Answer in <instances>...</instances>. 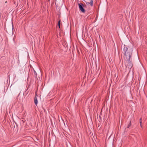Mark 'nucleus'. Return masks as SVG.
<instances>
[{
    "label": "nucleus",
    "mask_w": 147,
    "mask_h": 147,
    "mask_svg": "<svg viewBox=\"0 0 147 147\" xmlns=\"http://www.w3.org/2000/svg\"><path fill=\"white\" fill-rule=\"evenodd\" d=\"M140 126L141 127H142V118H141L140 119Z\"/></svg>",
    "instance_id": "obj_5"
},
{
    "label": "nucleus",
    "mask_w": 147,
    "mask_h": 147,
    "mask_svg": "<svg viewBox=\"0 0 147 147\" xmlns=\"http://www.w3.org/2000/svg\"><path fill=\"white\" fill-rule=\"evenodd\" d=\"M131 121H130L129 123L128 124V126L127 127V128H129L131 126Z\"/></svg>",
    "instance_id": "obj_6"
},
{
    "label": "nucleus",
    "mask_w": 147,
    "mask_h": 147,
    "mask_svg": "<svg viewBox=\"0 0 147 147\" xmlns=\"http://www.w3.org/2000/svg\"><path fill=\"white\" fill-rule=\"evenodd\" d=\"M34 74L35 76H36V75L37 76L36 73V71H34Z\"/></svg>",
    "instance_id": "obj_8"
},
{
    "label": "nucleus",
    "mask_w": 147,
    "mask_h": 147,
    "mask_svg": "<svg viewBox=\"0 0 147 147\" xmlns=\"http://www.w3.org/2000/svg\"><path fill=\"white\" fill-rule=\"evenodd\" d=\"M12 29H13V24H12Z\"/></svg>",
    "instance_id": "obj_9"
},
{
    "label": "nucleus",
    "mask_w": 147,
    "mask_h": 147,
    "mask_svg": "<svg viewBox=\"0 0 147 147\" xmlns=\"http://www.w3.org/2000/svg\"><path fill=\"white\" fill-rule=\"evenodd\" d=\"M85 2L87 5L90 4L91 6H93V0H90L89 2L86 1H85Z\"/></svg>",
    "instance_id": "obj_3"
},
{
    "label": "nucleus",
    "mask_w": 147,
    "mask_h": 147,
    "mask_svg": "<svg viewBox=\"0 0 147 147\" xmlns=\"http://www.w3.org/2000/svg\"><path fill=\"white\" fill-rule=\"evenodd\" d=\"M78 6L79 8L81 11L83 13H84L85 12V10L83 7V5L82 3H79Z\"/></svg>",
    "instance_id": "obj_2"
},
{
    "label": "nucleus",
    "mask_w": 147,
    "mask_h": 147,
    "mask_svg": "<svg viewBox=\"0 0 147 147\" xmlns=\"http://www.w3.org/2000/svg\"><path fill=\"white\" fill-rule=\"evenodd\" d=\"M123 47V51H122V52L125 57L127 63L128 64L127 66L128 68L131 69L132 66V64L131 63L130 61V57L132 54V51L130 49H128L127 46L124 45Z\"/></svg>",
    "instance_id": "obj_1"
},
{
    "label": "nucleus",
    "mask_w": 147,
    "mask_h": 147,
    "mask_svg": "<svg viewBox=\"0 0 147 147\" xmlns=\"http://www.w3.org/2000/svg\"><path fill=\"white\" fill-rule=\"evenodd\" d=\"M38 102L37 99V94H35L34 99V103L35 105H36L37 104Z\"/></svg>",
    "instance_id": "obj_4"
},
{
    "label": "nucleus",
    "mask_w": 147,
    "mask_h": 147,
    "mask_svg": "<svg viewBox=\"0 0 147 147\" xmlns=\"http://www.w3.org/2000/svg\"><path fill=\"white\" fill-rule=\"evenodd\" d=\"M60 21L59 20L58 22V26L59 28H60Z\"/></svg>",
    "instance_id": "obj_7"
}]
</instances>
